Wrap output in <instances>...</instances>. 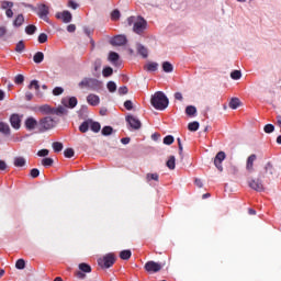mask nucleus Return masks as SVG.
Listing matches in <instances>:
<instances>
[{
	"label": "nucleus",
	"instance_id": "0e129e2a",
	"mask_svg": "<svg viewBox=\"0 0 281 281\" xmlns=\"http://www.w3.org/2000/svg\"><path fill=\"white\" fill-rule=\"evenodd\" d=\"M8 34V29L5 26H0V38Z\"/></svg>",
	"mask_w": 281,
	"mask_h": 281
},
{
	"label": "nucleus",
	"instance_id": "8fccbe9b",
	"mask_svg": "<svg viewBox=\"0 0 281 281\" xmlns=\"http://www.w3.org/2000/svg\"><path fill=\"white\" fill-rule=\"evenodd\" d=\"M25 32H26V34H34V32H36V26L29 25L25 27Z\"/></svg>",
	"mask_w": 281,
	"mask_h": 281
},
{
	"label": "nucleus",
	"instance_id": "f704fd0d",
	"mask_svg": "<svg viewBox=\"0 0 281 281\" xmlns=\"http://www.w3.org/2000/svg\"><path fill=\"white\" fill-rule=\"evenodd\" d=\"M199 126H200L199 122L194 121V122L189 123L188 130L191 132H196V131H199Z\"/></svg>",
	"mask_w": 281,
	"mask_h": 281
},
{
	"label": "nucleus",
	"instance_id": "c03bdc74",
	"mask_svg": "<svg viewBox=\"0 0 281 281\" xmlns=\"http://www.w3.org/2000/svg\"><path fill=\"white\" fill-rule=\"evenodd\" d=\"M25 49V44L23 43V41H20L16 46H15V52H18L19 54H21L23 50Z\"/></svg>",
	"mask_w": 281,
	"mask_h": 281
},
{
	"label": "nucleus",
	"instance_id": "20e7f679",
	"mask_svg": "<svg viewBox=\"0 0 281 281\" xmlns=\"http://www.w3.org/2000/svg\"><path fill=\"white\" fill-rule=\"evenodd\" d=\"M102 83L95 79H83L79 82L80 89H85L88 87L89 89H100Z\"/></svg>",
	"mask_w": 281,
	"mask_h": 281
},
{
	"label": "nucleus",
	"instance_id": "5701e85b",
	"mask_svg": "<svg viewBox=\"0 0 281 281\" xmlns=\"http://www.w3.org/2000/svg\"><path fill=\"white\" fill-rule=\"evenodd\" d=\"M162 69L166 74H172V70L175 69L172 67V64H170V61H164L162 63Z\"/></svg>",
	"mask_w": 281,
	"mask_h": 281
},
{
	"label": "nucleus",
	"instance_id": "338daca9",
	"mask_svg": "<svg viewBox=\"0 0 281 281\" xmlns=\"http://www.w3.org/2000/svg\"><path fill=\"white\" fill-rule=\"evenodd\" d=\"M67 31H68V32H76V25H75V24H69V25L67 26Z\"/></svg>",
	"mask_w": 281,
	"mask_h": 281
},
{
	"label": "nucleus",
	"instance_id": "e2e57ef3",
	"mask_svg": "<svg viewBox=\"0 0 281 281\" xmlns=\"http://www.w3.org/2000/svg\"><path fill=\"white\" fill-rule=\"evenodd\" d=\"M68 8H71L72 10H77L78 3H76L74 0L68 1Z\"/></svg>",
	"mask_w": 281,
	"mask_h": 281
},
{
	"label": "nucleus",
	"instance_id": "72a5a7b5",
	"mask_svg": "<svg viewBox=\"0 0 281 281\" xmlns=\"http://www.w3.org/2000/svg\"><path fill=\"white\" fill-rule=\"evenodd\" d=\"M106 87L110 93H115V91H117V85H115L113 81H109Z\"/></svg>",
	"mask_w": 281,
	"mask_h": 281
},
{
	"label": "nucleus",
	"instance_id": "7ed1b4c3",
	"mask_svg": "<svg viewBox=\"0 0 281 281\" xmlns=\"http://www.w3.org/2000/svg\"><path fill=\"white\" fill-rule=\"evenodd\" d=\"M98 265L102 269H109L115 265V256L113 254H108L103 258L98 259Z\"/></svg>",
	"mask_w": 281,
	"mask_h": 281
},
{
	"label": "nucleus",
	"instance_id": "1a4fd4ad",
	"mask_svg": "<svg viewBox=\"0 0 281 281\" xmlns=\"http://www.w3.org/2000/svg\"><path fill=\"white\" fill-rule=\"evenodd\" d=\"M145 270H147L148 273H157L158 271H161V263L148 261L147 263H145Z\"/></svg>",
	"mask_w": 281,
	"mask_h": 281
},
{
	"label": "nucleus",
	"instance_id": "dca6fc26",
	"mask_svg": "<svg viewBox=\"0 0 281 281\" xmlns=\"http://www.w3.org/2000/svg\"><path fill=\"white\" fill-rule=\"evenodd\" d=\"M25 128L27 131H34V128H36V126H38V121H36V119L30 116L25 120Z\"/></svg>",
	"mask_w": 281,
	"mask_h": 281
},
{
	"label": "nucleus",
	"instance_id": "2f4dec72",
	"mask_svg": "<svg viewBox=\"0 0 281 281\" xmlns=\"http://www.w3.org/2000/svg\"><path fill=\"white\" fill-rule=\"evenodd\" d=\"M89 128H90V121H85V122L79 126L80 133H87V131H89Z\"/></svg>",
	"mask_w": 281,
	"mask_h": 281
},
{
	"label": "nucleus",
	"instance_id": "6e6552de",
	"mask_svg": "<svg viewBox=\"0 0 281 281\" xmlns=\"http://www.w3.org/2000/svg\"><path fill=\"white\" fill-rule=\"evenodd\" d=\"M225 151H220L216 154L214 159V166L220 170V172H223V161H225Z\"/></svg>",
	"mask_w": 281,
	"mask_h": 281
},
{
	"label": "nucleus",
	"instance_id": "a19ab883",
	"mask_svg": "<svg viewBox=\"0 0 281 281\" xmlns=\"http://www.w3.org/2000/svg\"><path fill=\"white\" fill-rule=\"evenodd\" d=\"M13 5H14V3H13V2H10V1H3V2L1 3L2 10H10V9L13 8Z\"/></svg>",
	"mask_w": 281,
	"mask_h": 281
},
{
	"label": "nucleus",
	"instance_id": "9d476101",
	"mask_svg": "<svg viewBox=\"0 0 281 281\" xmlns=\"http://www.w3.org/2000/svg\"><path fill=\"white\" fill-rule=\"evenodd\" d=\"M40 19H42L43 21H46V23H49V18L47 16V14H49V7L45 5V4H41L38 7V12H37Z\"/></svg>",
	"mask_w": 281,
	"mask_h": 281
},
{
	"label": "nucleus",
	"instance_id": "f8f14e48",
	"mask_svg": "<svg viewBox=\"0 0 281 281\" xmlns=\"http://www.w3.org/2000/svg\"><path fill=\"white\" fill-rule=\"evenodd\" d=\"M256 159H258V157L256 156V154H252L246 160V171L249 175H251V172H254V164L256 162Z\"/></svg>",
	"mask_w": 281,
	"mask_h": 281
},
{
	"label": "nucleus",
	"instance_id": "c9c22d12",
	"mask_svg": "<svg viewBox=\"0 0 281 281\" xmlns=\"http://www.w3.org/2000/svg\"><path fill=\"white\" fill-rule=\"evenodd\" d=\"M187 115H196V108L194 105H189L186 109Z\"/></svg>",
	"mask_w": 281,
	"mask_h": 281
},
{
	"label": "nucleus",
	"instance_id": "0eeeda50",
	"mask_svg": "<svg viewBox=\"0 0 281 281\" xmlns=\"http://www.w3.org/2000/svg\"><path fill=\"white\" fill-rule=\"evenodd\" d=\"M61 104L66 109H76L78 105V99L76 97H66L61 100Z\"/></svg>",
	"mask_w": 281,
	"mask_h": 281
},
{
	"label": "nucleus",
	"instance_id": "5fc2aeb1",
	"mask_svg": "<svg viewBox=\"0 0 281 281\" xmlns=\"http://www.w3.org/2000/svg\"><path fill=\"white\" fill-rule=\"evenodd\" d=\"M111 19H112V21H117V19H120V11L114 10V11L111 13Z\"/></svg>",
	"mask_w": 281,
	"mask_h": 281
},
{
	"label": "nucleus",
	"instance_id": "6ab92c4d",
	"mask_svg": "<svg viewBox=\"0 0 281 281\" xmlns=\"http://www.w3.org/2000/svg\"><path fill=\"white\" fill-rule=\"evenodd\" d=\"M87 102L90 106H98V104H100V97L97 94H89L87 97Z\"/></svg>",
	"mask_w": 281,
	"mask_h": 281
},
{
	"label": "nucleus",
	"instance_id": "774afa93",
	"mask_svg": "<svg viewBox=\"0 0 281 281\" xmlns=\"http://www.w3.org/2000/svg\"><path fill=\"white\" fill-rule=\"evenodd\" d=\"M5 168H8V165L5 164V161L0 160V170H5Z\"/></svg>",
	"mask_w": 281,
	"mask_h": 281
},
{
	"label": "nucleus",
	"instance_id": "864d4df0",
	"mask_svg": "<svg viewBox=\"0 0 281 281\" xmlns=\"http://www.w3.org/2000/svg\"><path fill=\"white\" fill-rule=\"evenodd\" d=\"M38 43H47V34L41 33L38 36Z\"/></svg>",
	"mask_w": 281,
	"mask_h": 281
},
{
	"label": "nucleus",
	"instance_id": "052dcab7",
	"mask_svg": "<svg viewBox=\"0 0 281 281\" xmlns=\"http://www.w3.org/2000/svg\"><path fill=\"white\" fill-rule=\"evenodd\" d=\"M63 91V88L57 87L53 90V95H61Z\"/></svg>",
	"mask_w": 281,
	"mask_h": 281
},
{
	"label": "nucleus",
	"instance_id": "79ce46f5",
	"mask_svg": "<svg viewBox=\"0 0 281 281\" xmlns=\"http://www.w3.org/2000/svg\"><path fill=\"white\" fill-rule=\"evenodd\" d=\"M146 179H147V181H159V175H157V173H147Z\"/></svg>",
	"mask_w": 281,
	"mask_h": 281
},
{
	"label": "nucleus",
	"instance_id": "f257e3e1",
	"mask_svg": "<svg viewBox=\"0 0 281 281\" xmlns=\"http://www.w3.org/2000/svg\"><path fill=\"white\" fill-rule=\"evenodd\" d=\"M150 104L157 111H164V110L168 109V104H169L168 97H166V94L164 92L158 91L151 95Z\"/></svg>",
	"mask_w": 281,
	"mask_h": 281
},
{
	"label": "nucleus",
	"instance_id": "4468645a",
	"mask_svg": "<svg viewBox=\"0 0 281 281\" xmlns=\"http://www.w3.org/2000/svg\"><path fill=\"white\" fill-rule=\"evenodd\" d=\"M111 45L115 47H121V45H126V36L124 35H116L111 40Z\"/></svg>",
	"mask_w": 281,
	"mask_h": 281
},
{
	"label": "nucleus",
	"instance_id": "69168bd1",
	"mask_svg": "<svg viewBox=\"0 0 281 281\" xmlns=\"http://www.w3.org/2000/svg\"><path fill=\"white\" fill-rule=\"evenodd\" d=\"M5 14L8 19H12V16H14V12L12 11V9H7Z\"/></svg>",
	"mask_w": 281,
	"mask_h": 281
},
{
	"label": "nucleus",
	"instance_id": "393cba45",
	"mask_svg": "<svg viewBox=\"0 0 281 281\" xmlns=\"http://www.w3.org/2000/svg\"><path fill=\"white\" fill-rule=\"evenodd\" d=\"M159 67L158 63H148L145 65V69L147 71H157V68Z\"/></svg>",
	"mask_w": 281,
	"mask_h": 281
},
{
	"label": "nucleus",
	"instance_id": "bb28decb",
	"mask_svg": "<svg viewBox=\"0 0 281 281\" xmlns=\"http://www.w3.org/2000/svg\"><path fill=\"white\" fill-rule=\"evenodd\" d=\"M40 111L44 115H49L50 113H54V110H52V106H49V105H42V106H40Z\"/></svg>",
	"mask_w": 281,
	"mask_h": 281
},
{
	"label": "nucleus",
	"instance_id": "39448f33",
	"mask_svg": "<svg viewBox=\"0 0 281 281\" xmlns=\"http://www.w3.org/2000/svg\"><path fill=\"white\" fill-rule=\"evenodd\" d=\"M78 267H79V271H77L76 276L80 280H85V278H87V274L85 273H91V266H89L86 262H82V263H79Z\"/></svg>",
	"mask_w": 281,
	"mask_h": 281
},
{
	"label": "nucleus",
	"instance_id": "e433bc0d",
	"mask_svg": "<svg viewBox=\"0 0 281 281\" xmlns=\"http://www.w3.org/2000/svg\"><path fill=\"white\" fill-rule=\"evenodd\" d=\"M243 77V74L240 72V70H234L232 74H231V78L233 80H240V78Z\"/></svg>",
	"mask_w": 281,
	"mask_h": 281
},
{
	"label": "nucleus",
	"instance_id": "4d7b16f0",
	"mask_svg": "<svg viewBox=\"0 0 281 281\" xmlns=\"http://www.w3.org/2000/svg\"><path fill=\"white\" fill-rule=\"evenodd\" d=\"M124 106H125V109H127V111L133 110V101H131V100L125 101Z\"/></svg>",
	"mask_w": 281,
	"mask_h": 281
},
{
	"label": "nucleus",
	"instance_id": "473e14b6",
	"mask_svg": "<svg viewBox=\"0 0 281 281\" xmlns=\"http://www.w3.org/2000/svg\"><path fill=\"white\" fill-rule=\"evenodd\" d=\"M133 254L131 252V250H123L120 252V258L122 260H128L131 258Z\"/></svg>",
	"mask_w": 281,
	"mask_h": 281
},
{
	"label": "nucleus",
	"instance_id": "aec40b11",
	"mask_svg": "<svg viewBox=\"0 0 281 281\" xmlns=\"http://www.w3.org/2000/svg\"><path fill=\"white\" fill-rule=\"evenodd\" d=\"M138 54L140 56H143V58H148V48H146V46L142 45V44H137L136 47Z\"/></svg>",
	"mask_w": 281,
	"mask_h": 281
},
{
	"label": "nucleus",
	"instance_id": "c85d7f7f",
	"mask_svg": "<svg viewBox=\"0 0 281 281\" xmlns=\"http://www.w3.org/2000/svg\"><path fill=\"white\" fill-rule=\"evenodd\" d=\"M90 128L93 133H100L101 125L98 122L90 121Z\"/></svg>",
	"mask_w": 281,
	"mask_h": 281
},
{
	"label": "nucleus",
	"instance_id": "603ef678",
	"mask_svg": "<svg viewBox=\"0 0 281 281\" xmlns=\"http://www.w3.org/2000/svg\"><path fill=\"white\" fill-rule=\"evenodd\" d=\"M52 164H54V159L52 158H44L42 160V166H52Z\"/></svg>",
	"mask_w": 281,
	"mask_h": 281
},
{
	"label": "nucleus",
	"instance_id": "f3484780",
	"mask_svg": "<svg viewBox=\"0 0 281 281\" xmlns=\"http://www.w3.org/2000/svg\"><path fill=\"white\" fill-rule=\"evenodd\" d=\"M248 186L252 190H256V192H262V190H265V187L262 186V182H260V180H250L248 182Z\"/></svg>",
	"mask_w": 281,
	"mask_h": 281
},
{
	"label": "nucleus",
	"instance_id": "13d9d810",
	"mask_svg": "<svg viewBox=\"0 0 281 281\" xmlns=\"http://www.w3.org/2000/svg\"><path fill=\"white\" fill-rule=\"evenodd\" d=\"M38 157H47V155H49V150L47 149H42L40 151H37Z\"/></svg>",
	"mask_w": 281,
	"mask_h": 281
},
{
	"label": "nucleus",
	"instance_id": "ddd939ff",
	"mask_svg": "<svg viewBox=\"0 0 281 281\" xmlns=\"http://www.w3.org/2000/svg\"><path fill=\"white\" fill-rule=\"evenodd\" d=\"M126 120H127L130 126L132 128H134L135 131H138V128H142V122L139 121V119H137L133 115H130V116H127Z\"/></svg>",
	"mask_w": 281,
	"mask_h": 281
},
{
	"label": "nucleus",
	"instance_id": "bf43d9fd",
	"mask_svg": "<svg viewBox=\"0 0 281 281\" xmlns=\"http://www.w3.org/2000/svg\"><path fill=\"white\" fill-rule=\"evenodd\" d=\"M173 97H175V100H178L179 102H183V94L181 92H176Z\"/></svg>",
	"mask_w": 281,
	"mask_h": 281
},
{
	"label": "nucleus",
	"instance_id": "9b49d317",
	"mask_svg": "<svg viewBox=\"0 0 281 281\" xmlns=\"http://www.w3.org/2000/svg\"><path fill=\"white\" fill-rule=\"evenodd\" d=\"M145 27H146V20H144L143 18H137L136 21L134 22V32H136V34H142Z\"/></svg>",
	"mask_w": 281,
	"mask_h": 281
},
{
	"label": "nucleus",
	"instance_id": "09e8293b",
	"mask_svg": "<svg viewBox=\"0 0 281 281\" xmlns=\"http://www.w3.org/2000/svg\"><path fill=\"white\" fill-rule=\"evenodd\" d=\"M265 133H273V131H276V127L272 124H267L263 127Z\"/></svg>",
	"mask_w": 281,
	"mask_h": 281
},
{
	"label": "nucleus",
	"instance_id": "680f3d73",
	"mask_svg": "<svg viewBox=\"0 0 281 281\" xmlns=\"http://www.w3.org/2000/svg\"><path fill=\"white\" fill-rule=\"evenodd\" d=\"M38 175H41V171H38V169H32L31 170L32 179H36V177H38Z\"/></svg>",
	"mask_w": 281,
	"mask_h": 281
},
{
	"label": "nucleus",
	"instance_id": "412c9836",
	"mask_svg": "<svg viewBox=\"0 0 281 281\" xmlns=\"http://www.w3.org/2000/svg\"><path fill=\"white\" fill-rule=\"evenodd\" d=\"M25 164H26V160L23 157H15L13 160V165L15 166V168H23Z\"/></svg>",
	"mask_w": 281,
	"mask_h": 281
},
{
	"label": "nucleus",
	"instance_id": "7c9ffc66",
	"mask_svg": "<svg viewBox=\"0 0 281 281\" xmlns=\"http://www.w3.org/2000/svg\"><path fill=\"white\" fill-rule=\"evenodd\" d=\"M45 58V55L41 52L36 53L33 57L34 63L40 64L43 63V59Z\"/></svg>",
	"mask_w": 281,
	"mask_h": 281
},
{
	"label": "nucleus",
	"instance_id": "423d86ee",
	"mask_svg": "<svg viewBox=\"0 0 281 281\" xmlns=\"http://www.w3.org/2000/svg\"><path fill=\"white\" fill-rule=\"evenodd\" d=\"M54 126H56V122L49 116L40 121V127L42 131H49L50 128H54Z\"/></svg>",
	"mask_w": 281,
	"mask_h": 281
},
{
	"label": "nucleus",
	"instance_id": "cd10ccee",
	"mask_svg": "<svg viewBox=\"0 0 281 281\" xmlns=\"http://www.w3.org/2000/svg\"><path fill=\"white\" fill-rule=\"evenodd\" d=\"M238 106H240V100L238 98H233L229 102V108L236 110Z\"/></svg>",
	"mask_w": 281,
	"mask_h": 281
},
{
	"label": "nucleus",
	"instance_id": "6e6d98bb",
	"mask_svg": "<svg viewBox=\"0 0 281 281\" xmlns=\"http://www.w3.org/2000/svg\"><path fill=\"white\" fill-rule=\"evenodd\" d=\"M119 93L120 95H126V93H128V88H126V86L119 88Z\"/></svg>",
	"mask_w": 281,
	"mask_h": 281
},
{
	"label": "nucleus",
	"instance_id": "3c124183",
	"mask_svg": "<svg viewBox=\"0 0 281 281\" xmlns=\"http://www.w3.org/2000/svg\"><path fill=\"white\" fill-rule=\"evenodd\" d=\"M64 155H65V157H67V158L74 157V149H72V148H67V149H65Z\"/></svg>",
	"mask_w": 281,
	"mask_h": 281
},
{
	"label": "nucleus",
	"instance_id": "f03ea898",
	"mask_svg": "<svg viewBox=\"0 0 281 281\" xmlns=\"http://www.w3.org/2000/svg\"><path fill=\"white\" fill-rule=\"evenodd\" d=\"M29 91L25 93L26 100H33L34 93L37 98H43V92H41V85H38V80H32L27 87ZM34 91V93H32Z\"/></svg>",
	"mask_w": 281,
	"mask_h": 281
},
{
	"label": "nucleus",
	"instance_id": "a18cd8bd",
	"mask_svg": "<svg viewBox=\"0 0 281 281\" xmlns=\"http://www.w3.org/2000/svg\"><path fill=\"white\" fill-rule=\"evenodd\" d=\"M24 80H25V77H23V75H16L14 78L15 85H23Z\"/></svg>",
	"mask_w": 281,
	"mask_h": 281
},
{
	"label": "nucleus",
	"instance_id": "4c0bfd02",
	"mask_svg": "<svg viewBox=\"0 0 281 281\" xmlns=\"http://www.w3.org/2000/svg\"><path fill=\"white\" fill-rule=\"evenodd\" d=\"M102 135L108 136L113 134V127L104 126L101 131Z\"/></svg>",
	"mask_w": 281,
	"mask_h": 281
},
{
	"label": "nucleus",
	"instance_id": "2eb2a0df",
	"mask_svg": "<svg viewBox=\"0 0 281 281\" xmlns=\"http://www.w3.org/2000/svg\"><path fill=\"white\" fill-rule=\"evenodd\" d=\"M10 123L12 128H15L16 131H19V128H21V115L12 114L10 117Z\"/></svg>",
	"mask_w": 281,
	"mask_h": 281
},
{
	"label": "nucleus",
	"instance_id": "ea45409f",
	"mask_svg": "<svg viewBox=\"0 0 281 281\" xmlns=\"http://www.w3.org/2000/svg\"><path fill=\"white\" fill-rule=\"evenodd\" d=\"M104 78H109V76H113V68L105 67L102 71Z\"/></svg>",
	"mask_w": 281,
	"mask_h": 281
},
{
	"label": "nucleus",
	"instance_id": "de8ad7c7",
	"mask_svg": "<svg viewBox=\"0 0 281 281\" xmlns=\"http://www.w3.org/2000/svg\"><path fill=\"white\" fill-rule=\"evenodd\" d=\"M15 267H16L18 269H25V260L19 259V260L15 262Z\"/></svg>",
	"mask_w": 281,
	"mask_h": 281
},
{
	"label": "nucleus",
	"instance_id": "4be33fe9",
	"mask_svg": "<svg viewBox=\"0 0 281 281\" xmlns=\"http://www.w3.org/2000/svg\"><path fill=\"white\" fill-rule=\"evenodd\" d=\"M23 23H25V18L23 16V14H19V15L15 18V20H14V22H13V25H14L15 27H21V25H23Z\"/></svg>",
	"mask_w": 281,
	"mask_h": 281
},
{
	"label": "nucleus",
	"instance_id": "49530a36",
	"mask_svg": "<svg viewBox=\"0 0 281 281\" xmlns=\"http://www.w3.org/2000/svg\"><path fill=\"white\" fill-rule=\"evenodd\" d=\"M175 142V137H172L171 135H168L164 138V144H166L167 146H170V144H173Z\"/></svg>",
	"mask_w": 281,
	"mask_h": 281
},
{
	"label": "nucleus",
	"instance_id": "b1692460",
	"mask_svg": "<svg viewBox=\"0 0 281 281\" xmlns=\"http://www.w3.org/2000/svg\"><path fill=\"white\" fill-rule=\"evenodd\" d=\"M176 161L177 159L175 158V156H170L169 159L167 160V168H169V170H175Z\"/></svg>",
	"mask_w": 281,
	"mask_h": 281
},
{
	"label": "nucleus",
	"instance_id": "a211bd4d",
	"mask_svg": "<svg viewBox=\"0 0 281 281\" xmlns=\"http://www.w3.org/2000/svg\"><path fill=\"white\" fill-rule=\"evenodd\" d=\"M57 19H61L64 23H70L71 13L69 11H63L56 14Z\"/></svg>",
	"mask_w": 281,
	"mask_h": 281
},
{
	"label": "nucleus",
	"instance_id": "c756f323",
	"mask_svg": "<svg viewBox=\"0 0 281 281\" xmlns=\"http://www.w3.org/2000/svg\"><path fill=\"white\" fill-rule=\"evenodd\" d=\"M120 59V55L115 52H111L109 54V60L110 63H113V65H115V63H117V60Z\"/></svg>",
	"mask_w": 281,
	"mask_h": 281
},
{
	"label": "nucleus",
	"instance_id": "a878e982",
	"mask_svg": "<svg viewBox=\"0 0 281 281\" xmlns=\"http://www.w3.org/2000/svg\"><path fill=\"white\" fill-rule=\"evenodd\" d=\"M0 133H3L4 135L10 134V125L4 122H0Z\"/></svg>",
	"mask_w": 281,
	"mask_h": 281
},
{
	"label": "nucleus",
	"instance_id": "37998d69",
	"mask_svg": "<svg viewBox=\"0 0 281 281\" xmlns=\"http://www.w3.org/2000/svg\"><path fill=\"white\" fill-rule=\"evenodd\" d=\"M56 115H67V108L58 106L55 111Z\"/></svg>",
	"mask_w": 281,
	"mask_h": 281
},
{
	"label": "nucleus",
	"instance_id": "58836bf2",
	"mask_svg": "<svg viewBox=\"0 0 281 281\" xmlns=\"http://www.w3.org/2000/svg\"><path fill=\"white\" fill-rule=\"evenodd\" d=\"M53 150L55 153H60V150H63V143H59V142L53 143Z\"/></svg>",
	"mask_w": 281,
	"mask_h": 281
}]
</instances>
